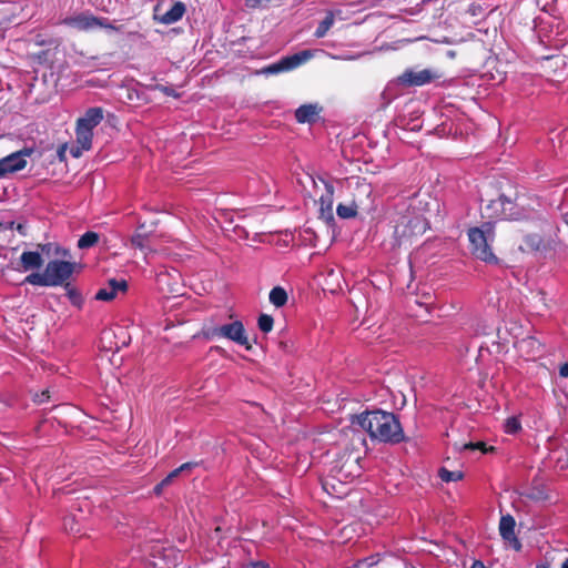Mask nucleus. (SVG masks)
<instances>
[{"label":"nucleus","instance_id":"obj_40","mask_svg":"<svg viewBox=\"0 0 568 568\" xmlns=\"http://www.w3.org/2000/svg\"><path fill=\"white\" fill-rule=\"evenodd\" d=\"M69 520H70V519H65V523H64V527H65V529H68L70 532H78V531H79V529H75V528L73 527V524H70V526H69Z\"/></svg>","mask_w":568,"mask_h":568},{"label":"nucleus","instance_id":"obj_24","mask_svg":"<svg viewBox=\"0 0 568 568\" xmlns=\"http://www.w3.org/2000/svg\"><path fill=\"white\" fill-rule=\"evenodd\" d=\"M27 283L39 286H50L45 270L43 273H31L26 280Z\"/></svg>","mask_w":568,"mask_h":568},{"label":"nucleus","instance_id":"obj_27","mask_svg":"<svg viewBox=\"0 0 568 568\" xmlns=\"http://www.w3.org/2000/svg\"><path fill=\"white\" fill-rule=\"evenodd\" d=\"M273 324H274V321H273V317L271 315H267V314L260 315L258 321H257V325H258V328L263 333L271 332L272 328H273Z\"/></svg>","mask_w":568,"mask_h":568},{"label":"nucleus","instance_id":"obj_15","mask_svg":"<svg viewBox=\"0 0 568 568\" xmlns=\"http://www.w3.org/2000/svg\"><path fill=\"white\" fill-rule=\"evenodd\" d=\"M323 183L325 193L320 197V212L323 219L329 221L333 219L334 186L324 180Z\"/></svg>","mask_w":568,"mask_h":568},{"label":"nucleus","instance_id":"obj_32","mask_svg":"<svg viewBox=\"0 0 568 568\" xmlns=\"http://www.w3.org/2000/svg\"><path fill=\"white\" fill-rule=\"evenodd\" d=\"M356 186H357V190L359 192V195H363V196H366L367 199L369 197L371 193H372V186L365 182H361L359 180L356 181Z\"/></svg>","mask_w":568,"mask_h":568},{"label":"nucleus","instance_id":"obj_25","mask_svg":"<svg viewBox=\"0 0 568 568\" xmlns=\"http://www.w3.org/2000/svg\"><path fill=\"white\" fill-rule=\"evenodd\" d=\"M99 241V235L95 232H87L84 233L78 241V246L80 248H89L97 244Z\"/></svg>","mask_w":568,"mask_h":568},{"label":"nucleus","instance_id":"obj_9","mask_svg":"<svg viewBox=\"0 0 568 568\" xmlns=\"http://www.w3.org/2000/svg\"><path fill=\"white\" fill-rule=\"evenodd\" d=\"M74 264L65 261H51L45 266L50 286H58L65 282L73 273Z\"/></svg>","mask_w":568,"mask_h":568},{"label":"nucleus","instance_id":"obj_45","mask_svg":"<svg viewBox=\"0 0 568 568\" xmlns=\"http://www.w3.org/2000/svg\"><path fill=\"white\" fill-rule=\"evenodd\" d=\"M536 568H549L548 565H538Z\"/></svg>","mask_w":568,"mask_h":568},{"label":"nucleus","instance_id":"obj_5","mask_svg":"<svg viewBox=\"0 0 568 568\" xmlns=\"http://www.w3.org/2000/svg\"><path fill=\"white\" fill-rule=\"evenodd\" d=\"M63 23L79 31H90L95 28L120 31L119 27L109 23L106 19L97 18L90 13H79L72 17H68L63 19Z\"/></svg>","mask_w":568,"mask_h":568},{"label":"nucleus","instance_id":"obj_48","mask_svg":"<svg viewBox=\"0 0 568 568\" xmlns=\"http://www.w3.org/2000/svg\"><path fill=\"white\" fill-rule=\"evenodd\" d=\"M164 91L166 94H171V91H169L168 89H164Z\"/></svg>","mask_w":568,"mask_h":568},{"label":"nucleus","instance_id":"obj_39","mask_svg":"<svg viewBox=\"0 0 568 568\" xmlns=\"http://www.w3.org/2000/svg\"><path fill=\"white\" fill-rule=\"evenodd\" d=\"M65 151H67V145H62L59 150H58V156L61 161L64 160V154H65Z\"/></svg>","mask_w":568,"mask_h":568},{"label":"nucleus","instance_id":"obj_3","mask_svg":"<svg viewBox=\"0 0 568 568\" xmlns=\"http://www.w3.org/2000/svg\"><path fill=\"white\" fill-rule=\"evenodd\" d=\"M468 239L474 256L487 263L497 262V257L490 247V244L495 239V232L491 223H484L480 227L470 229L468 231Z\"/></svg>","mask_w":568,"mask_h":568},{"label":"nucleus","instance_id":"obj_29","mask_svg":"<svg viewBox=\"0 0 568 568\" xmlns=\"http://www.w3.org/2000/svg\"><path fill=\"white\" fill-rule=\"evenodd\" d=\"M413 227V234H422L426 230V222L419 217H415L410 221Z\"/></svg>","mask_w":568,"mask_h":568},{"label":"nucleus","instance_id":"obj_20","mask_svg":"<svg viewBox=\"0 0 568 568\" xmlns=\"http://www.w3.org/2000/svg\"><path fill=\"white\" fill-rule=\"evenodd\" d=\"M470 329L477 336L487 335L491 331V324L485 318L477 317L473 320Z\"/></svg>","mask_w":568,"mask_h":568},{"label":"nucleus","instance_id":"obj_18","mask_svg":"<svg viewBox=\"0 0 568 568\" xmlns=\"http://www.w3.org/2000/svg\"><path fill=\"white\" fill-rule=\"evenodd\" d=\"M365 205V200L361 196H354L349 204H338L336 213L341 219H351L356 216L357 210Z\"/></svg>","mask_w":568,"mask_h":568},{"label":"nucleus","instance_id":"obj_16","mask_svg":"<svg viewBox=\"0 0 568 568\" xmlns=\"http://www.w3.org/2000/svg\"><path fill=\"white\" fill-rule=\"evenodd\" d=\"M515 519L510 516H503L499 521V532L500 536L510 542L517 550L520 549V542L515 536Z\"/></svg>","mask_w":568,"mask_h":568},{"label":"nucleus","instance_id":"obj_22","mask_svg":"<svg viewBox=\"0 0 568 568\" xmlns=\"http://www.w3.org/2000/svg\"><path fill=\"white\" fill-rule=\"evenodd\" d=\"M194 464L192 463H185L183 465H181L179 468L174 469L173 471H171L162 481L161 484H159L156 487H155V490L156 493H159L161 490V488L163 486H166L169 485L173 478H175L176 476H179V474H181L182 471L184 470H189L191 469V467H193Z\"/></svg>","mask_w":568,"mask_h":568},{"label":"nucleus","instance_id":"obj_47","mask_svg":"<svg viewBox=\"0 0 568 568\" xmlns=\"http://www.w3.org/2000/svg\"><path fill=\"white\" fill-rule=\"evenodd\" d=\"M357 439L361 442V443H364L365 440L358 435L357 436Z\"/></svg>","mask_w":568,"mask_h":568},{"label":"nucleus","instance_id":"obj_41","mask_svg":"<svg viewBox=\"0 0 568 568\" xmlns=\"http://www.w3.org/2000/svg\"><path fill=\"white\" fill-rule=\"evenodd\" d=\"M328 277L333 280H338V273H336L334 270H331L327 274Z\"/></svg>","mask_w":568,"mask_h":568},{"label":"nucleus","instance_id":"obj_11","mask_svg":"<svg viewBox=\"0 0 568 568\" xmlns=\"http://www.w3.org/2000/svg\"><path fill=\"white\" fill-rule=\"evenodd\" d=\"M359 456H348V458L342 463L341 465H336L332 469V478L337 479L338 481L346 480L348 478H353L359 475L361 467L358 465Z\"/></svg>","mask_w":568,"mask_h":568},{"label":"nucleus","instance_id":"obj_36","mask_svg":"<svg viewBox=\"0 0 568 568\" xmlns=\"http://www.w3.org/2000/svg\"><path fill=\"white\" fill-rule=\"evenodd\" d=\"M251 568H270V566L265 561L258 560L251 562Z\"/></svg>","mask_w":568,"mask_h":568},{"label":"nucleus","instance_id":"obj_34","mask_svg":"<svg viewBox=\"0 0 568 568\" xmlns=\"http://www.w3.org/2000/svg\"><path fill=\"white\" fill-rule=\"evenodd\" d=\"M377 564L375 557L366 558L357 562L356 568H368Z\"/></svg>","mask_w":568,"mask_h":568},{"label":"nucleus","instance_id":"obj_31","mask_svg":"<svg viewBox=\"0 0 568 568\" xmlns=\"http://www.w3.org/2000/svg\"><path fill=\"white\" fill-rule=\"evenodd\" d=\"M462 448H463V449H469V450H476V449H479V450H481L483 453H488V452H490V450H493V449H494V447H489V448H487V447H486V445H485V443H483V442H479V443H476V444H474V443H468V444H465Z\"/></svg>","mask_w":568,"mask_h":568},{"label":"nucleus","instance_id":"obj_12","mask_svg":"<svg viewBox=\"0 0 568 568\" xmlns=\"http://www.w3.org/2000/svg\"><path fill=\"white\" fill-rule=\"evenodd\" d=\"M126 290V281L110 280L105 286L101 287L97 292L95 298L99 301L110 302L116 297L118 293H125Z\"/></svg>","mask_w":568,"mask_h":568},{"label":"nucleus","instance_id":"obj_21","mask_svg":"<svg viewBox=\"0 0 568 568\" xmlns=\"http://www.w3.org/2000/svg\"><path fill=\"white\" fill-rule=\"evenodd\" d=\"M268 298L274 306L282 307L287 302V293L283 287L276 286L271 290Z\"/></svg>","mask_w":568,"mask_h":568},{"label":"nucleus","instance_id":"obj_28","mask_svg":"<svg viewBox=\"0 0 568 568\" xmlns=\"http://www.w3.org/2000/svg\"><path fill=\"white\" fill-rule=\"evenodd\" d=\"M520 423L516 417L507 418L505 423V432L508 434H515L520 429Z\"/></svg>","mask_w":568,"mask_h":568},{"label":"nucleus","instance_id":"obj_14","mask_svg":"<svg viewBox=\"0 0 568 568\" xmlns=\"http://www.w3.org/2000/svg\"><path fill=\"white\" fill-rule=\"evenodd\" d=\"M151 232H146L144 230V224H140L135 232L129 239V244L131 247L139 248L142 251L145 256L149 253L153 252L149 245Z\"/></svg>","mask_w":568,"mask_h":568},{"label":"nucleus","instance_id":"obj_19","mask_svg":"<svg viewBox=\"0 0 568 568\" xmlns=\"http://www.w3.org/2000/svg\"><path fill=\"white\" fill-rule=\"evenodd\" d=\"M23 271L39 268L43 264V258L38 252H23L20 257Z\"/></svg>","mask_w":568,"mask_h":568},{"label":"nucleus","instance_id":"obj_26","mask_svg":"<svg viewBox=\"0 0 568 568\" xmlns=\"http://www.w3.org/2000/svg\"><path fill=\"white\" fill-rule=\"evenodd\" d=\"M439 477L443 481L449 483V481H457L463 478L462 471H450L446 468H440L439 470Z\"/></svg>","mask_w":568,"mask_h":568},{"label":"nucleus","instance_id":"obj_17","mask_svg":"<svg viewBox=\"0 0 568 568\" xmlns=\"http://www.w3.org/2000/svg\"><path fill=\"white\" fill-rule=\"evenodd\" d=\"M321 108L317 104H303L295 111V118L298 123L315 122Z\"/></svg>","mask_w":568,"mask_h":568},{"label":"nucleus","instance_id":"obj_33","mask_svg":"<svg viewBox=\"0 0 568 568\" xmlns=\"http://www.w3.org/2000/svg\"><path fill=\"white\" fill-rule=\"evenodd\" d=\"M50 390L49 389H44L42 390L40 394H34L33 396V400L38 404H43L45 402H48L50 399Z\"/></svg>","mask_w":568,"mask_h":568},{"label":"nucleus","instance_id":"obj_37","mask_svg":"<svg viewBox=\"0 0 568 568\" xmlns=\"http://www.w3.org/2000/svg\"><path fill=\"white\" fill-rule=\"evenodd\" d=\"M559 374L561 377L568 378V364H564L560 366Z\"/></svg>","mask_w":568,"mask_h":568},{"label":"nucleus","instance_id":"obj_30","mask_svg":"<svg viewBox=\"0 0 568 568\" xmlns=\"http://www.w3.org/2000/svg\"><path fill=\"white\" fill-rule=\"evenodd\" d=\"M169 277H171V274L169 273H160L158 275V283L161 285V287L163 288V285H168V291L169 292H173V293H178L179 290L174 286H172L170 283H169Z\"/></svg>","mask_w":568,"mask_h":568},{"label":"nucleus","instance_id":"obj_10","mask_svg":"<svg viewBox=\"0 0 568 568\" xmlns=\"http://www.w3.org/2000/svg\"><path fill=\"white\" fill-rule=\"evenodd\" d=\"M29 154V151H19L1 159L0 178H3L9 173H14L24 169L27 165L26 156Z\"/></svg>","mask_w":568,"mask_h":568},{"label":"nucleus","instance_id":"obj_4","mask_svg":"<svg viewBox=\"0 0 568 568\" xmlns=\"http://www.w3.org/2000/svg\"><path fill=\"white\" fill-rule=\"evenodd\" d=\"M203 336L207 339L226 338L239 345L251 349L244 325L240 321H234L222 326H212L203 329Z\"/></svg>","mask_w":568,"mask_h":568},{"label":"nucleus","instance_id":"obj_38","mask_svg":"<svg viewBox=\"0 0 568 568\" xmlns=\"http://www.w3.org/2000/svg\"><path fill=\"white\" fill-rule=\"evenodd\" d=\"M535 298L538 300L539 303H541L544 306H547V303H546V295L544 292H539Z\"/></svg>","mask_w":568,"mask_h":568},{"label":"nucleus","instance_id":"obj_2","mask_svg":"<svg viewBox=\"0 0 568 568\" xmlns=\"http://www.w3.org/2000/svg\"><path fill=\"white\" fill-rule=\"evenodd\" d=\"M103 120V110L101 108H90L83 116L77 121L75 135L77 144L69 149L72 158H80L84 151L92 146L93 129Z\"/></svg>","mask_w":568,"mask_h":568},{"label":"nucleus","instance_id":"obj_13","mask_svg":"<svg viewBox=\"0 0 568 568\" xmlns=\"http://www.w3.org/2000/svg\"><path fill=\"white\" fill-rule=\"evenodd\" d=\"M185 10V4L182 1H176L173 3L171 9H169L163 14H160L158 9H155L154 19L163 24H172L182 19Z\"/></svg>","mask_w":568,"mask_h":568},{"label":"nucleus","instance_id":"obj_35","mask_svg":"<svg viewBox=\"0 0 568 568\" xmlns=\"http://www.w3.org/2000/svg\"><path fill=\"white\" fill-rule=\"evenodd\" d=\"M521 344L523 345H527V346H529V347H531L534 349L535 348H537V349L540 348V344H539V342L535 337H528L526 339H523Z\"/></svg>","mask_w":568,"mask_h":568},{"label":"nucleus","instance_id":"obj_44","mask_svg":"<svg viewBox=\"0 0 568 568\" xmlns=\"http://www.w3.org/2000/svg\"><path fill=\"white\" fill-rule=\"evenodd\" d=\"M561 568H568V558L564 560Z\"/></svg>","mask_w":568,"mask_h":568},{"label":"nucleus","instance_id":"obj_7","mask_svg":"<svg viewBox=\"0 0 568 568\" xmlns=\"http://www.w3.org/2000/svg\"><path fill=\"white\" fill-rule=\"evenodd\" d=\"M312 57L313 52L310 50L300 51L293 55L284 57L278 62L264 68L263 73L276 74L294 70L295 68L308 61Z\"/></svg>","mask_w":568,"mask_h":568},{"label":"nucleus","instance_id":"obj_23","mask_svg":"<svg viewBox=\"0 0 568 568\" xmlns=\"http://www.w3.org/2000/svg\"><path fill=\"white\" fill-rule=\"evenodd\" d=\"M333 24H334V16H333V13L329 12L318 24V27L315 31V37L323 38L327 33V31L332 28Z\"/></svg>","mask_w":568,"mask_h":568},{"label":"nucleus","instance_id":"obj_43","mask_svg":"<svg viewBox=\"0 0 568 568\" xmlns=\"http://www.w3.org/2000/svg\"><path fill=\"white\" fill-rule=\"evenodd\" d=\"M329 485H331V483H329V479H328V478H327V479H325V480L323 481V488H324L325 490H327V491H328V486H329Z\"/></svg>","mask_w":568,"mask_h":568},{"label":"nucleus","instance_id":"obj_6","mask_svg":"<svg viewBox=\"0 0 568 568\" xmlns=\"http://www.w3.org/2000/svg\"><path fill=\"white\" fill-rule=\"evenodd\" d=\"M557 241L552 240L548 242H545L538 234H528L525 236L524 244L520 247L529 251L556 250L557 245L565 242L564 235H568V221H564L562 224L557 227Z\"/></svg>","mask_w":568,"mask_h":568},{"label":"nucleus","instance_id":"obj_42","mask_svg":"<svg viewBox=\"0 0 568 568\" xmlns=\"http://www.w3.org/2000/svg\"><path fill=\"white\" fill-rule=\"evenodd\" d=\"M498 203H500L501 205H504L505 203L510 204V201H506V199L499 197ZM493 204H497V202H493Z\"/></svg>","mask_w":568,"mask_h":568},{"label":"nucleus","instance_id":"obj_8","mask_svg":"<svg viewBox=\"0 0 568 568\" xmlns=\"http://www.w3.org/2000/svg\"><path fill=\"white\" fill-rule=\"evenodd\" d=\"M440 78V74L432 69H409L398 77V82L406 87H422Z\"/></svg>","mask_w":568,"mask_h":568},{"label":"nucleus","instance_id":"obj_1","mask_svg":"<svg viewBox=\"0 0 568 568\" xmlns=\"http://www.w3.org/2000/svg\"><path fill=\"white\" fill-rule=\"evenodd\" d=\"M352 425L365 429L373 439L396 444L404 439L400 423L393 413L375 410L354 416Z\"/></svg>","mask_w":568,"mask_h":568},{"label":"nucleus","instance_id":"obj_46","mask_svg":"<svg viewBox=\"0 0 568 568\" xmlns=\"http://www.w3.org/2000/svg\"><path fill=\"white\" fill-rule=\"evenodd\" d=\"M503 216H504L505 219H506V217H513V215H510V214L508 215V214H506V213H503Z\"/></svg>","mask_w":568,"mask_h":568}]
</instances>
